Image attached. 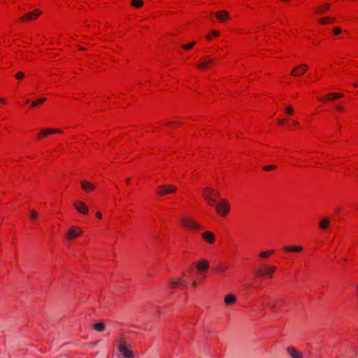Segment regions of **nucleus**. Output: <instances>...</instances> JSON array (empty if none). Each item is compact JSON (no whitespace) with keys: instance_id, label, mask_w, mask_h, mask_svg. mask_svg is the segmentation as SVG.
<instances>
[{"instance_id":"f257e3e1","label":"nucleus","mask_w":358,"mask_h":358,"mask_svg":"<svg viewBox=\"0 0 358 358\" xmlns=\"http://www.w3.org/2000/svg\"><path fill=\"white\" fill-rule=\"evenodd\" d=\"M117 348L124 358H134L133 352L129 349L124 341H119Z\"/></svg>"},{"instance_id":"f03ea898","label":"nucleus","mask_w":358,"mask_h":358,"mask_svg":"<svg viewBox=\"0 0 358 358\" xmlns=\"http://www.w3.org/2000/svg\"><path fill=\"white\" fill-rule=\"evenodd\" d=\"M214 206L216 207L217 213L221 216H226L229 211V203L225 199H222L218 203L216 202Z\"/></svg>"},{"instance_id":"7ed1b4c3","label":"nucleus","mask_w":358,"mask_h":358,"mask_svg":"<svg viewBox=\"0 0 358 358\" xmlns=\"http://www.w3.org/2000/svg\"><path fill=\"white\" fill-rule=\"evenodd\" d=\"M177 189V187L173 185H159L157 187V193L159 196H164L167 194H171L175 192Z\"/></svg>"},{"instance_id":"20e7f679","label":"nucleus","mask_w":358,"mask_h":358,"mask_svg":"<svg viewBox=\"0 0 358 358\" xmlns=\"http://www.w3.org/2000/svg\"><path fill=\"white\" fill-rule=\"evenodd\" d=\"M214 190L210 187H206L203 189V198L207 203L213 206L216 203V199L213 198Z\"/></svg>"},{"instance_id":"39448f33","label":"nucleus","mask_w":358,"mask_h":358,"mask_svg":"<svg viewBox=\"0 0 358 358\" xmlns=\"http://www.w3.org/2000/svg\"><path fill=\"white\" fill-rule=\"evenodd\" d=\"M262 267L264 268V270L258 269L256 271L257 275H260V276L267 275L269 278H271L273 273L276 270L275 266H268L266 265H262Z\"/></svg>"},{"instance_id":"423d86ee","label":"nucleus","mask_w":358,"mask_h":358,"mask_svg":"<svg viewBox=\"0 0 358 358\" xmlns=\"http://www.w3.org/2000/svg\"><path fill=\"white\" fill-rule=\"evenodd\" d=\"M181 222L184 227L190 229H199L202 227L201 224L189 218L183 217Z\"/></svg>"},{"instance_id":"0eeeda50","label":"nucleus","mask_w":358,"mask_h":358,"mask_svg":"<svg viewBox=\"0 0 358 358\" xmlns=\"http://www.w3.org/2000/svg\"><path fill=\"white\" fill-rule=\"evenodd\" d=\"M83 230L78 227H71L66 232V237L68 240H71L76 237H78L83 234Z\"/></svg>"},{"instance_id":"6e6552de","label":"nucleus","mask_w":358,"mask_h":358,"mask_svg":"<svg viewBox=\"0 0 358 358\" xmlns=\"http://www.w3.org/2000/svg\"><path fill=\"white\" fill-rule=\"evenodd\" d=\"M308 69V66L302 64L299 66L295 67L291 72V75L293 76H301L303 75Z\"/></svg>"},{"instance_id":"1a4fd4ad","label":"nucleus","mask_w":358,"mask_h":358,"mask_svg":"<svg viewBox=\"0 0 358 358\" xmlns=\"http://www.w3.org/2000/svg\"><path fill=\"white\" fill-rule=\"evenodd\" d=\"M41 11L38 10H34L32 12L27 13L24 16L20 18V20L22 22H25L27 20H34L37 18L38 16L41 15Z\"/></svg>"},{"instance_id":"9d476101","label":"nucleus","mask_w":358,"mask_h":358,"mask_svg":"<svg viewBox=\"0 0 358 358\" xmlns=\"http://www.w3.org/2000/svg\"><path fill=\"white\" fill-rule=\"evenodd\" d=\"M73 206L79 213L85 215L88 213V207L83 201H76L74 202Z\"/></svg>"},{"instance_id":"9b49d317","label":"nucleus","mask_w":358,"mask_h":358,"mask_svg":"<svg viewBox=\"0 0 358 358\" xmlns=\"http://www.w3.org/2000/svg\"><path fill=\"white\" fill-rule=\"evenodd\" d=\"M62 132V130L57 129H45L42 130L38 134V136L39 138H41L44 136H46L48 134H56V133L61 134Z\"/></svg>"},{"instance_id":"f8f14e48","label":"nucleus","mask_w":358,"mask_h":358,"mask_svg":"<svg viewBox=\"0 0 358 358\" xmlns=\"http://www.w3.org/2000/svg\"><path fill=\"white\" fill-rule=\"evenodd\" d=\"M196 268L200 271H205L209 268V262L206 259H201L197 262Z\"/></svg>"},{"instance_id":"ddd939ff","label":"nucleus","mask_w":358,"mask_h":358,"mask_svg":"<svg viewBox=\"0 0 358 358\" xmlns=\"http://www.w3.org/2000/svg\"><path fill=\"white\" fill-rule=\"evenodd\" d=\"M287 353L291 358H302V354L297 351L294 348L289 347L287 348Z\"/></svg>"},{"instance_id":"4468645a","label":"nucleus","mask_w":358,"mask_h":358,"mask_svg":"<svg viewBox=\"0 0 358 358\" xmlns=\"http://www.w3.org/2000/svg\"><path fill=\"white\" fill-rule=\"evenodd\" d=\"M214 60L213 59L206 57L203 59V60L198 64L196 66L200 69H203L206 68L209 64H210Z\"/></svg>"},{"instance_id":"2eb2a0df","label":"nucleus","mask_w":358,"mask_h":358,"mask_svg":"<svg viewBox=\"0 0 358 358\" xmlns=\"http://www.w3.org/2000/svg\"><path fill=\"white\" fill-rule=\"evenodd\" d=\"M202 238L209 243H213L215 241V236L210 231H206L202 234Z\"/></svg>"},{"instance_id":"dca6fc26","label":"nucleus","mask_w":358,"mask_h":358,"mask_svg":"<svg viewBox=\"0 0 358 358\" xmlns=\"http://www.w3.org/2000/svg\"><path fill=\"white\" fill-rule=\"evenodd\" d=\"M215 17L220 21H223L224 20L228 18L229 17V13L225 10H222L219 12H217L215 13Z\"/></svg>"},{"instance_id":"f3484780","label":"nucleus","mask_w":358,"mask_h":358,"mask_svg":"<svg viewBox=\"0 0 358 358\" xmlns=\"http://www.w3.org/2000/svg\"><path fill=\"white\" fill-rule=\"evenodd\" d=\"M80 183H81L83 189L86 192L93 190L95 188V187L92 183H90L86 180H82L80 182Z\"/></svg>"},{"instance_id":"a211bd4d","label":"nucleus","mask_w":358,"mask_h":358,"mask_svg":"<svg viewBox=\"0 0 358 358\" xmlns=\"http://www.w3.org/2000/svg\"><path fill=\"white\" fill-rule=\"evenodd\" d=\"M330 224V220L327 217L322 218L319 222V227L321 229H327Z\"/></svg>"},{"instance_id":"6ab92c4d","label":"nucleus","mask_w":358,"mask_h":358,"mask_svg":"<svg viewBox=\"0 0 358 358\" xmlns=\"http://www.w3.org/2000/svg\"><path fill=\"white\" fill-rule=\"evenodd\" d=\"M329 8H330V4L328 3H326L323 4L322 6H321L320 7H317L315 8V12H316V13L320 14H320H323Z\"/></svg>"},{"instance_id":"aec40b11","label":"nucleus","mask_w":358,"mask_h":358,"mask_svg":"<svg viewBox=\"0 0 358 358\" xmlns=\"http://www.w3.org/2000/svg\"><path fill=\"white\" fill-rule=\"evenodd\" d=\"M343 96V94L341 93H329L327 95L324 100L326 101H331L335 99H339Z\"/></svg>"},{"instance_id":"412c9836","label":"nucleus","mask_w":358,"mask_h":358,"mask_svg":"<svg viewBox=\"0 0 358 358\" xmlns=\"http://www.w3.org/2000/svg\"><path fill=\"white\" fill-rule=\"evenodd\" d=\"M283 249L287 252H299L302 251L303 248L301 246H286Z\"/></svg>"},{"instance_id":"4be33fe9","label":"nucleus","mask_w":358,"mask_h":358,"mask_svg":"<svg viewBox=\"0 0 358 358\" xmlns=\"http://www.w3.org/2000/svg\"><path fill=\"white\" fill-rule=\"evenodd\" d=\"M236 296L233 294H228L224 298V302L227 305H231L234 303L236 301Z\"/></svg>"},{"instance_id":"5701e85b","label":"nucleus","mask_w":358,"mask_h":358,"mask_svg":"<svg viewBox=\"0 0 358 358\" xmlns=\"http://www.w3.org/2000/svg\"><path fill=\"white\" fill-rule=\"evenodd\" d=\"M169 283L171 285V287H173L174 286L178 285H184L186 283V281L182 280L181 278H178L176 280H170Z\"/></svg>"},{"instance_id":"b1692460","label":"nucleus","mask_w":358,"mask_h":358,"mask_svg":"<svg viewBox=\"0 0 358 358\" xmlns=\"http://www.w3.org/2000/svg\"><path fill=\"white\" fill-rule=\"evenodd\" d=\"M93 329L97 331L101 332L105 329V324L103 322H98L94 324Z\"/></svg>"},{"instance_id":"393cba45","label":"nucleus","mask_w":358,"mask_h":358,"mask_svg":"<svg viewBox=\"0 0 358 358\" xmlns=\"http://www.w3.org/2000/svg\"><path fill=\"white\" fill-rule=\"evenodd\" d=\"M228 267L225 265H223L222 264H218L217 265H216V266L215 267V269L220 272V273H224L225 271V270Z\"/></svg>"},{"instance_id":"a878e982","label":"nucleus","mask_w":358,"mask_h":358,"mask_svg":"<svg viewBox=\"0 0 358 358\" xmlns=\"http://www.w3.org/2000/svg\"><path fill=\"white\" fill-rule=\"evenodd\" d=\"M131 4L136 8H140L143 6V1L142 0H132Z\"/></svg>"},{"instance_id":"bb28decb","label":"nucleus","mask_w":358,"mask_h":358,"mask_svg":"<svg viewBox=\"0 0 358 358\" xmlns=\"http://www.w3.org/2000/svg\"><path fill=\"white\" fill-rule=\"evenodd\" d=\"M46 99L45 98H41V99H38L35 101H34L32 103H31V107H35L37 105L40 104V103H43L44 101H45Z\"/></svg>"},{"instance_id":"cd10ccee","label":"nucleus","mask_w":358,"mask_h":358,"mask_svg":"<svg viewBox=\"0 0 358 358\" xmlns=\"http://www.w3.org/2000/svg\"><path fill=\"white\" fill-rule=\"evenodd\" d=\"M273 250H268V251H264V252H262L259 254V257H262V258H266L268 257L269 255H271V254L273 253Z\"/></svg>"},{"instance_id":"c85d7f7f","label":"nucleus","mask_w":358,"mask_h":358,"mask_svg":"<svg viewBox=\"0 0 358 358\" xmlns=\"http://www.w3.org/2000/svg\"><path fill=\"white\" fill-rule=\"evenodd\" d=\"M275 169H276V166L275 165H267L263 167V170L266 171L273 170Z\"/></svg>"},{"instance_id":"c756f323","label":"nucleus","mask_w":358,"mask_h":358,"mask_svg":"<svg viewBox=\"0 0 358 358\" xmlns=\"http://www.w3.org/2000/svg\"><path fill=\"white\" fill-rule=\"evenodd\" d=\"M196 44L195 42H192V43H189L187 45H182V48L185 49V50H189L191 49L192 47L194 46V45Z\"/></svg>"},{"instance_id":"7c9ffc66","label":"nucleus","mask_w":358,"mask_h":358,"mask_svg":"<svg viewBox=\"0 0 358 358\" xmlns=\"http://www.w3.org/2000/svg\"><path fill=\"white\" fill-rule=\"evenodd\" d=\"M24 77V73L22 71H19L15 75V78L17 80H22Z\"/></svg>"},{"instance_id":"2f4dec72","label":"nucleus","mask_w":358,"mask_h":358,"mask_svg":"<svg viewBox=\"0 0 358 358\" xmlns=\"http://www.w3.org/2000/svg\"><path fill=\"white\" fill-rule=\"evenodd\" d=\"M30 218L31 219H36L38 217V213L36 211L32 210L30 211Z\"/></svg>"},{"instance_id":"473e14b6","label":"nucleus","mask_w":358,"mask_h":358,"mask_svg":"<svg viewBox=\"0 0 358 358\" xmlns=\"http://www.w3.org/2000/svg\"><path fill=\"white\" fill-rule=\"evenodd\" d=\"M285 111L286 113L288 114V115H291L293 113V109L291 106H287L286 108H285Z\"/></svg>"},{"instance_id":"72a5a7b5","label":"nucleus","mask_w":358,"mask_h":358,"mask_svg":"<svg viewBox=\"0 0 358 358\" xmlns=\"http://www.w3.org/2000/svg\"><path fill=\"white\" fill-rule=\"evenodd\" d=\"M329 17H322L319 20V22L321 24H327Z\"/></svg>"},{"instance_id":"f704fd0d","label":"nucleus","mask_w":358,"mask_h":358,"mask_svg":"<svg viewBox=\"0 0 358 358\" xmlns=\"http://www.w3.org/2000/svg\"><path fill=\"white\" fill-rule=\"evenodd\" d=\"M333 31L335 34H339L342 31V30L338 27L334 28Z\"/></svg>"},{"instance_id":"c9c22d12","label":"nucleus","mask_w":358,"mask_h":358,"mask_svg":"<svg viewBox=\"0 0 358 358\" xmlns=\"http://www.w3.org/2000/svg\"><path fill=\"white\" fill-rule=\"evenodd\" d=\"M212 34L215 36H217L219 35V32L217 31H213Z\"/></svg>"},{"instance_id":"e433bc0d","label":"nucleus","mask_w":358,"mask_h":358,"mask_svg":"<svg viewBox=\"0 0 358 358\" xmlns=\"http://www.w3.org/2000/svg\"><path fill=\"white\" fill-rule=\"evenodd\" d=\"M96 215L99 219H101L102 217L101 213L100 212H97Z\"/></svg>"},{"instance_id":"4c0bfd02","label":"nucleus","mask_w":358,"mask_h":358,"mask_svg":"<svg viewBox=\"0 0 358 358\" xmlns=\"http://www.w3.org/2000/svg\"><path fill=\"white\" fill-rule=\"evenodd\" d=\"M180 124V122H169L167 123L168 125H171V124Z\"/></svg>"},{"instance_id":"58836bf2","label":"nucleus","mask_w":358,"mask_h":358,"mask_svg":"<svg viewBox=\"0 0 358 358\" xmlns=\"http://www.w3.org/2000/svg\"><path fill=\"white\" fill-rule=\"evenodd\" d=\"M328 20H330V22H334L335 21V20H336V19H335V18H334V17H329V18H328Z\"/></svg>"},{"instance_id":"ea45409f","label":"nucleus","mask_w":358,"mask_h":358,"mask_svg":"<svg viewBox=\"0 0 358 358\" xmlns=\"http://www.w3.org/2000/svg\"><path fill=\"white\" fill-rule=\"evenodd\" d=\"M268 306L271 308H274V305H273L272 303H268Z\"/></svg>"},{"instance_id":"a19ab883","label":"nucleus","mask_w":358,"mask_h":358,"mask_svg":"<svg viewBox=\"0 0 358 358\" xmlns=\"http://www.w3.org/2000/svg\"><path fill=\"white\" fill-rule=\"evenodd\" d=\"M336 108H337V109H338V110H343V106H338Z\"/></svg>"},{"instance_id":"79ce46f5","label":"nucleus","mask_w":358,"mask_h":358,"mask_svg":"<svg viewBox=\"0 0 358 358\" xmlns=\"http://www.w3.org/2000/svg\"><path fill=\"white\" fill-rule=\"evenodd\" d=\"M279 124H282L285 122V120H280L278 121Z\"/></svg>"},{"instance_id":"37998d69","label":"nucleus","mask_w":358,"mask_h":358,"mask_svg":"<svg viewBox=\"0 0 358 358\" xmlns=\"http://www.w3.org/2000/svg\"><path fill=\"white\" fill-rule=\"evenodd\" d=\"M292 124L297 125L298 124V122L295 121V120H293L292 121Z\"/></svg>"},{"instance_id":"c03bdc74","label":"nucleus","mask_w":358,"mask_h":358,"mask_svg":"<svg viewBox=\"0 0 358 358\" xmlns=\"http://www.w3.org/2000/svg\"><path fill=\"white\" fill-rule=\"evenodd\" d=\"M219 196V194H218L217 192H215L214 191V195H213V197H214V196Z\"/></svg>"},{"instance_id":"a18cd8bd","label":"nucleus","mask_w":358,"mask_h":358,"mask_svg":"<svg viewBox=\"0 0 358 358\" xmlns=\"http://www.w3.org/2000/svg\"><path fill=\"white\" fill-rule=\"evenodd\" d=\"M196 282H193V283H192V286L195 287H196Z\"/></svg>"},{"instance_id":"49530a36","label":"nucleus","mask_w":358,"mask_h":358,"mask_svg":"<svg viewBox=\"0 0 358 358\" xmlns=\"http://www.w3.org/2000/svg\"><path fill=\"white\" fill-rule=\"evenodd\" d=\"M0 101H1V102H2V103H4V102H5L4 99H1V98H0Z\"/></svg>"},{"instance_id":"de8ad7c7","label":"nucleus","mask_w":358,"mask_h":358,"mask_svg":"<svg viewBox=\"0 0 358 358\" xmlns=\"http://www.w3.org/2000/svg\"><path fill=\"white\" fill-rule=\"evenodd\" d=\"M129 180H130V178H127V180H126V182H127V183H129Z\"/></svg>"},{"instance_id":"09e8293b","label":"nucleus","mask_w":358,"mask_h":358,"mask_svg":"<svg viewBox=\"0 0 358 358\" xmlns=\"http://www.w3.org/2000/svg\"><path fill=\"white\" fill-rule=\"evenodd\" d=\"M207 38H208V40H210V39L211 38V36H207Z\"/></svg>"},{"instance_id":"8fccbe9b","label":"nucleus","mask_w":358,"mask_h":358,"mask_svg":"<svg viewBox=\"0 0 358 358\" xmlns=\"http://www.w3.org/2000/svg\"><path fill=\"white\" fill-rule=\"evenodd\" d=\"M354 86H355V87H358V83H355V84H354Z\"/></svg>"},{"instance_id":"3c124183","label":"nucleus","mask_w":358,"mask_h":358,"mask_svg":"<svg viewBox=\"0 0 358 358\" xmlns=\"http://www.w3.org/2000/svg\"><path fill=\"white\" fill-rule=\"evenodd\" d=\"M357 289H358V285H357Z\"/></svg>"}]
</instances>
